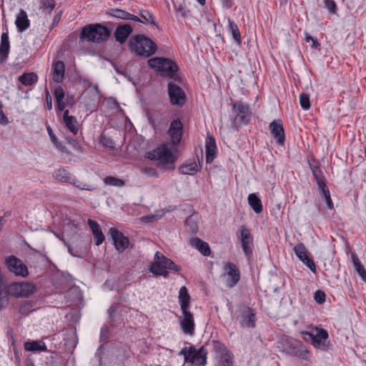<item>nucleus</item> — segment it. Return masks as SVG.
<instances>
[{"label": "nucleus", "mask_w": 366, "mask_h": 366, "mask_svg": "<svg viewBox=\"0 0 366 366\" xmlns=\"http://www.w3.org/2000/svg\"><path fill=\"white\" fill-rule=\"evenodd\" d=\"M129 47L131 52L144 58L152 56L157 49V44L144 34H137L132 36L129 41Z\"/></svg>", "instance_id": "f257e3e1"}, {"label": "nucleus", "mask_w": 366, "mask_h": 366, "mask_svg": "<svg viewBox=\"0 0 366 366\" xmlns=\"http://www.w3.org/2000/svg\"><path fill=\"white\" fill-rule=\"evenodd\" d=\"M147 157L151 160H158V167L164 171L173 170L176 158L169 148L164 144L159 145L152 152L147 154Z\"/></svg>", "instance_id": "f03ea898"}, {"label": "nucleus", "mask_w": 366, "mask_h": 366, "mask_svg": "<svg viewBox=\"0 0 366 366\" xmlns=\"http://www.w3.org/2000/svg\"><path fill=\"white\" fill-rule=\"evenodd\" d=\"M110 30L99 24H91L83 27L80 38L82 40L100 43L110 36Z\"/></svg>", "instance_id": "7ed1b4c3"}, {"label": "nucleus", "mask_w": 366, "mask_h": 366, "mask_svg": "<svg viewBox=\"0 0 366 366\" xmlns=\"http://www.w3.org/2000/svg\"><path fill=\"white\" fill-rule=\"evenodd\" d=\"M155 262L152 264L150 271L159 276L167 277L168 272L167 269L179 272L181 267L176 264L172 260L162 254L159 252H157L154 254Z\"/></svg>", "instance_id": "20e7f679"}, {"label": "nucleus", "mask_w": 366, "mask_h": 366, "mask_svg": "<svg viewBox=\"0 0 366 366\" xmlns=\"http://www.w3.org/2000/svg\"><path fill=\"white\" fill-rule=\"evenodd\" d=\"M148 65L159 72L162 76L173 78L178 70L174 61L164 57H154L148 60Z\"/></svg>", "instance_id": "39448f33"}, {"label": "nucleus", "mask_w": 366, "mask_h": 366, "mask_svg": "<svg viewBox=\"0 0 366 366\" xmlns=\"http://www.w3.org/2000/svg\"><path fill=\"white\" fill-rule=\"evenodd\" d=\"M184 357L185 362L194 366H204L207 363V351L204 347L197 350L194 347H184L179 352Z\"/></svg>", "instance_id": "423d86ee"}, {"label": "nucleus", "mask_w": 366, "mask_h": 366, "mask_svg": "<svg viewBox=\"0 0 366 366\" xmlns=\"http://www.w3.org/2000/svg\"><path fill=\"white\" fill-rule=\"evenodd\" d=\"M53 177L59 182L72 184L75 187L81 190L92 191L94 189V187L92 185L78 180L72 174L64 168L56 169L53 173Z\"/></svg>", "instance_id": "0eeeda50"}, {"label": "nucleus", "mask_w": 366, "mask_h": 366, "mask_svg": "<svg viewBox=\"0 0 366 366\" xmlns=\"http://www.w3.org/2000/svg\"><path fill=\"white\" fill-rule=\"evenodd\" d=\"M284 352L287 354L295 356L303 360H307L309 351L303 343L296 339L286 337L282 339Z\"/></svg>", "instance_id": "6e6552de"}, {"label": "nucleus", "mask_w": 366, "mask_h": 366, "mask_svg": "<svg viewBox=\"0 0 366 366\" xmlns=\"http://www.w3.org/2000/svg\"><path fill=\"white\" fill-rule=\"evenodd\" d=\"M302 334L305 340H312L315 347L323 351L327 350V340L329 336L326 330L315 327L311 332L305 331Z\"/></svg>", "instance_id": "1a4fd4ad"}, {"label": "nucleus", "mask_w": 366, "mask_h": 366, "mask_svg": "<svg viewBox=\"0 0 366 366\" xmlns=\"http://www.w3.org/2000/svg\"><path fill=\"white\" fill-rule=\"evenodd\" d=\"M9 292L11 296L16 298H26L34 293L35 287L30 282H15L9 285Z\"/></svg>", "instance_id": "9d476101"}, {"label": "nucleus", "mask_w": 366, "mask_h": 366, "mask_svg": "<svg viewBox=\"0 0 366 366\" xmlns=\"http://www.w3.org/2000/svg\"><path fill=\"white\" fill-rule=\"evenodd\" d=\"M237 320L243 327H255V312L253 309L242 305L237 311Z\"/></svg>", "instance_id": "9b49d317"}, {"label": "nucleus", "mask_w": 366, "mask_h": 366, "mask_svg": "<svg viewBox=\"0 0 366 366\" xmlns=\"http://www.w3.org/2000/svg\"><path fill=\"white\" fill-rule=\"evenodd\" d=\"M9 271L16 276L26 277L29 274L26 265L14 255H10L5 260Z\"/></svg>", "instance_id": "f8f14e48"}, {"label": "nucleus", "mask_w": 366, "mask_h": 366, "mask_svg": "<svg viewBox=\"0 0 366 366\" xmlns=\"http://www.w3.org/2000/svg\"><path fill=\"white\" fill-rule=\"evenodd\" d=\"M168 94L173 105L183 106L185 103V94L183 89L175 83L168 84Z\"/></svg>", "instance_id": "ddd939ff"}, {"label": "nucleus", "mask_w": 366, "mask_h": 366, "mask_svg": "<svg viewBox=\"0 0 366 366\" xmlns=\"http://www.w3.org/2000/svg\"><path fill=\"white\" fill-rule=\"evenodd\" d=\"M179 325L182 332L187 335H193L194 333V320L193 315L189 311H182V316L179 317Z\"/></svg>", "instance_id": "4468645a"}, {"label": "nucleus", "mask_w": 366, "mask_h": 366, "mask_svg": "<svg viewBox=\"0 0 366 366\" xmlns=\"http://www.w3.org/2000/svg\"><path fill=\"white\" fill-rule=\"evenodd\" d=\"M109 233L111 234L114 244L117 251L122 252L129 247V239L124 236L122 232L119 231L117 228H110Z\"/></svg>", "instance_id": "2eb2a0df"}, {"label": "nucleus", "mask_w": 366, "mask_h": 366, "mask_svg": "<svg viewBox=\"0 0 366 366\" xmlns=\"http://www.w3.org/2000/svg\"><path fill=\"white\" fill-rule=\"evenodd\" d=\"M232 109L236 114V119L237 120L244 124L249 122L251 112L247 104L242 102H237L234 103Z\"/></svg>", "instance_id": "dca6fc26"}, {"label": "nucleus", "mask_w": 366, "mask_h": 366, "mask_svg": "<svg viewBox=\"0 0 366 366\" xmlns=\"http://www.w3.org/2000/svg\"><path fill=\"white\" fill-rule=\"evenodd\" d=\"M224 270L227 277V286L229 288H232L240 280L239 270L232 262H228L224 267Z\"/></svg>", "instance_id": "f3484780"}, {"label": "nucleus", "mask_w": 366, "mask_h": 366, "mask_svg": "<svg viewBox=\"0 0 366 366\" xmlns=\"http://www.w3.org/2000/svg\"><path fill=\"white\" fill-rule=\"evenodd\" d=\"M240 239L242 249L247 256L252 253V238L249 230L245 225H242L239 228Z\"/></svg>", "instance_id": "a211bd4d"}, {"label": "nucleus", "mask_w": 366, "mask_h": 366, "mask_svg": "<svg viewBox=\"0 0 366 366\" xmlns=\"http://www.w3.org/2000/svg\"><path fill=\"white\" fill-rule=\"evenodd\" d=\"M183 132V126L179 119H174L169 129V134L171 137L172 144L177 145L179 144Z\"/></svg>", "instance_id": "6ab92c4d"}, {"label": "nucleus", "mask_w": 366, "mask_h": 366, "mask_svg": "<svg viewBox=\"0 0 366 366\" xmlns=\"http://www.w3.org/2000/svg\"><path fill=\"white\" fill-rule=\"evenodd\" d=\"M272 135L279 144H283L285 141V131L281 119H275L269 124Z\"/></svg>", "instance_id": "aec40b11"}, {"label": "nucleus", "mask_w": 366, "mask_h": 366, "mask_svg": "<svg viewBox=\"0 0 366 366\" xmlns=\"http://www.w3.org/2000/svg\"><path fill=\"white\" fill-rule=\"evenodd\" d=\"M205 160L207 164H210L213 162L217 156V146L214 137L212 135H207L205 142Z\"/></svg>", "instance_id": "412c9836"}, {"label": "nucleus", "mask_w": 366, "mask_h": 366, "mask_svg": "<svg viewBox=\"0 0 366 366\" xmlns=\"http://www.w3.org/2000/svg\"><path fill=\"white\" fill-rule=\"evenodd\" d=\"M132 32V27L129 24H119L114 31L115 39L120 44H123Z\"/></svg>", "instance_id": "4be33fe9"}, {"label": "nucleus", "mask_w": 366, "mask_h": 366, "mask_svg": "<svg viewBox=\"0 0 366 366\" xmlns=\"http://www.w3.org/2000/svg\"><path fill=\"white\" fill-rule=\"evenodd\" d=\"M10 49V43L9 40V34L7 32H4L1 36L0 43V63H4L6 61Z\"/></svg>", "instance_id": "5701e85b"}, {"label": "nucleus", "mask_w": 366, "mask_h": 366, "mask_svg": "<svg viewBox=\"0 0 366 366\" xmlns=\"http://www.w3.org/2000/svg\"><path fill=\"white\" fill-rule=\"evenodd\" d=\"M190 244L192 247L197 249L202 255L207 257L210 255L211 250L207 242L202 241L198 237L192 238Z\"/></svg>", "instance_id": "b1692460"}, {"label": "nucleus", "mask_w": 366, "mask_h": 366, "mask_svg": "<svg viewBox=\"0 0 366 366\" xmlns=\"http://www.w3.org/2000/svg\"><path fill=\"white\" fill-rule=\"evenodd\" d=\"M88 224L92 231V234L95 240V244L97 246L100 245L105 239L100 225L97 222L90 219H88Z\"/></svg>", "instance_id": "393cba45"}, {"label": "nucleus", "mask_w": 366, "mask_h": 366, "mask_svg": "<svg viewBox=\"0 0 366 366\" xmlns=\"http://www.w3.org/2000/svg\"><path fill=\"white\" fill-rule=\"evenodd\" d=\"M15 24L19 32H23L29 27L30 21L28 19L26 12L21 9L16 16Z\"/></svg>", "instance_id": "a878e982"}, {"label": "nucleus", "mask_w": 366, "mask_h": 366, "mask_svg": "<svg viewBox=\"0 0 366 366\" xmlns=\"http://www.w3.org/2000/svg\"><path fill=\"white\" fill-rule=\"evenodd\" d=\"M179 303L182 311L189 310L190 296L188 290L185 286H182L179 291Z\"/></svg>", "instance_id": "bb28decb"}, {"label": "nucleus", "mask_w": 366, "mask_h": 366, "mask_svg": "<svg viewBox=\"0 0 366 366\" xmlns=\"http://www.w3.org/2000/svg\"><path fill=\"white\" fill-rule=\"evenodd\" d=\"M65 66L61 61H57L52 64L53 79L57 82H61L64 76Z\"/></svg>", "instance_id": "cd10ccee"}, {"label": "nucleus", "mask_w": 366, "mask_h": 366, "mask_svg": "<svg viewBox=\"0 0 366 366\" xmlns=\"http://www.w3.org/2000/svg\"><path fill=\"white\" fill-rule=\"evenodd\" d=\"M200 163L197 164L196 162L185 163L179 167V172L182 174L194 175L201 169Z\"/></svg>", "instance_id": "c85d7f7f"}, {"label": "nucleus", "mask_w": 366, "mask_h": 366, "mask_svg": "<svg viewBox=\"0 0 366 366\" xmlns=\"http://www.w3.org/2000/svg\"><path fill=\"white\" fill-rule=\"evenodd\" d=\"M111 15L117 19L124 20H132L134 21H140V19L137 16L132 14L122 9H112L111 11Z\"/></svg>", "instance_id": "c756f323"}, {"label": "nucleus", "mask_w": 366, "mask_h": 366, "mask_svg": "<svg viewBox=\"0 0 366 366\" xmlns=\"http://www.w3.org/2000/svg\"><path fill=\"white\" fill-rule=\"evenodd\" d=\"M36 310L34 304L29 300H23L19 303V313L23 316H28Z\"/></svg>", "instance_id": "7c9ffc66"}, {"label": "nucleus", "mask_w": 366, "mask_h": 366, "mask_svg": "<svg viewBox=\"0 0 366 366\" xmlns=\"http://www.w3.org/2000/svg\"><path fill=\"white\" fill-rule=\"evenodd\" d=\"M248 203L255 213L259 214L262 212V202L256 194L252 193L249 194Z\"/></svg>", "instance_id": "2f4dec72"}, {"label": "nucleus", "mask_w": 366, "mask_h": 366, "mask_svg": "<svg viewBox=\"0 0 366 366\" xmlns=\"http://www.w3.org/2000/svg\"><path fill=\"white\" fill-rule=\"evenodd\" d=\"M24 348L31 352L46 350V346L42 340L26 342L24 343Z\"/></svg>", "instance_id": "473e14b6"}, {"label": "nucleus", "mask_w": 366, "mask_h": 366, "mask_svg": "<svg viewBox=\"0 0 366 366\" xmlns=\"http://www.w3.org/2000/svg\"><path fill=\"white\" fill-rule=\"evenodd\" d=\"M352 260L357 272L362 280L366 282V270L355 253L352 254Z\"/></svg>", "instance_id": "72a5a7b5"}, {"label": "nucleus", "mask_w": 366, "mask_h": 366, "mask_svg": "<svg viewBox=\"0 0 366 366\" xmlns=\"http://www.w3.org/2000/svg\"><path fill=\"white\" fill-rule=\"evenodd\" d=\"M37 79V75L34 73H24L19 77V81L24 86H31Z\"/></svg>", "instance_id": "f704fd0d"}, {"label": "nucleus", "mask_w": 366, "mask_h": 366, "mask_svg": "<svg viewBox=\"0 0 366 366\" xmlns=\"http://www.w3.org/2000/svg\"><path fill=\"white\" fill-rule=\"evenodd\" d=\"M229 30L232 33V37L238 45L242 43L241 34L238 26L230 19H228Z\"/></svg>", "instance_id": "c9c22d12"}, {"label": "nucleus", "mask_w": 366, "mask_h": 366, "mask_svg": "<svg viewBox=\"0 0 366 366\" xmlns=\"http://www.w3.org/2000/svg\"><path fill=\"white\" fill-rule=\"evenodd\" d=\"M65 125L66 128L73 134H76L79 131V123L75 117H71V118L68 119L64 121Z\"/></svg>", "instance_id": "e433bc0d"}, {"label": "nucleus", "mask_w": 366, "mask_h": 366, "mask_svg": "<svg viewBox=\"0 0 366 366\" xmlns=\"http://www.w3.org/2000/svg\"><path fill=\"white\" fill-rule=\"evenodd\" d=\"M312 161L316 163V165L309 162V166L316 181L323 179L325 177L317 162L314 159Z\"/></svg>", "instance_id": "4c0bfd02"}, {"label": "nucleus", "mask_w": 366, "mask_h": 366, "mask_svg": "<svg viewBox=\"0 0 366 366\" xmlns=\"http://www.w3.org/2000/svg\"><path fill=\"white\" fill-rule=\"evenodd\" d=\"M294 251L297 257L300 259V261L304 262L303 259L307 258L308 257L307 255V251L306 249V247L302 243H300L297 244L294 247Z\"/></svg>", "instance_id": "58836bf2"}, {"label": "nucleus", "mask_w": 366, "mask_h": 366, "mask_svg": "<svg viewBox=\"0 0 366 366\" xmlns=\"http://www.w3.org/2000/svg\"><path fill=\"white\" fill-rule=\"evenodd\" d=\"M55 7L54 0H41L40 9H43L45 14H50Z\"/></svg>", "instance_id": "ea45409f"}, {"label": "nucleus", "mask_w": 366, "mask_h": 366, "mask_svg": "<svg viewBox=\"0 0 366 366\" xmlns=\"http://www.w3.org/2000/svg\"><path fill=\"white\" fill-rule=\"evenodd\" d=\"M139 15H140L141 18H142L144 19V21H142L140 19L139 22H142L145 24H151L157 26V24H156L155 21L154 20L153 15L148 10L141 11Z\"/></svg>", "instance_id": "a19ab883"}, {"label": "nucleus", "mask_w": 366, "mask_h": 366, "mask_svg": "<svg viewBox=\"0 0 366 366\" xmlns=\"http://www.w3.org/2000/svg\"><path fill=\"white\" fill-rule=\"evenodd\" d=\"M174 7L175 11L179 13L182 17L187 16V11L184 0H177L174 1Z\"/></svg>", "instance_id": "79ce46f5"}, {"label": "nucleus", "mask_w": 366, "mask_h": 366, "mask_svg": "<svg viewBox=\"0 0 366 366\" xmlns=\"http://www.w3.org/2000/svg\"><path fill=\"white\" fill-rule=\"evenodd\" d=\"M104 182L106 184L114 187H122L124 185V182L119 178L114 177H107L104 179Z\"/></svg>", "instance_id": "37998d69"}, {"label": "nucleus", "mask_w": 366, "mask_h": 366, "mask_svg": "<svg viewBox=\"0 0 366 366\" xmlns=\"http://www.w3.org/2000/svg\"><path fill=\"white\" fill-rule=\"evenodd\" d=\"M99 142L103 147H104L106 148H109V149L114 148V141L109 137H107L104 132L102 133V134L99 137Z\"/></svg>", "instance_id": "c03bdc74"}, {"label": "nucleus", "mask_w": 366, "mask_h": 366, "mask_svg": "<svg viewBox=\"0 0 366 366\" xmlns=\"http://www.w3.org/2000/svg\"><path fill=\"white\" fill-rule=\"evenodd\" d=\"M219 366H233L232 356L228 351L221 355Z\"/></svg>", "instance_id": "a18cd8bd"}, {"label": "nucleus", "mask_w": 366, "mask_h": 366, "mask_svg": "<svg viewBox=\"0 0 366 366\" xmlns=\"http://www.w3.org/2000/svg\"><path fill=\"white\" fill-rule=\"evenodd\" d=\"M300 104L301 107L305 110H307L310 108V100L307 94L302 93L300 95Z\"/></svg>", "instance_id": "49530a36"}, {"label": "nucleus", "mask_w": 366, "mask_h": 366, "mask_svg": "<svg viewBox=\"0 0 366 366\" xmlns=\"http://www.w3.org/2000/svg\"><path fill=\"white\" fill-rule=\"evenodd\" d=\"M325 7L332 14H337V6L334 0H323Z\"/></svg>", "instance_id": "de8ad7c7"}, {"label": "nucleus", "mask_w": 366, "mask_h": 366, "mask_svg": "<svg viewBox=\"0 0 366 366\" xmlns=\"http://www.w3.org/2000/svg\"><path fill=\"white\" fill-rule=\"evenodd\" d=\"M141 172L149 177H157L158 173L155 168L152 167H144L141 169Z\"/></svg>", "instance_id": "09e8293b"}, {"label": "nucleus", "mask_w": 366, "mask_h": 366, "mask_svg": "<svg viewBox=\"0 0 366 366\" xmlns=\"http://www.w3.org/2000/svg\"><path fill=\"white\" fill-rule=\"evenodd\" d=\"M119 307L117 305H112L109 307L108 310L109 313V319L111 322H115L117 320L114 313L117 311Z\"/></svg>", "instance_id": "8fccbe9b"}, {"label": "nucleus", "mask_w": 366, "mask_h": 366, "mask_svg": "<svg viewBox=\"0 0 366 366\" xmlns=\"http://www.w3.org/2000/svg\"><path fill=\"white\" fill-rule=\"evenodd\" d=\"M314 299L318 304H322L325 302V293L321 290L315 292Z\"/></svg>", "instance_id": "3c124183"}, {"label": "nucleus", "mask_w": 366, "mask_h": 366, "mask_svg": "<svg viewBox=\"0 0 366 366\" xmlns=\"http://www.w3.org/2000/svg\"><path fill=\"white\" fill-rule=\"evenodd\" d=\"M64 91L60 86H57L54 90V97L56 102H61L64 98Z\"/></svg>", "instance_id": "603ef678"}, {"label": "nucleus", "mask_w": 366, "mask_h": 366, "mask_svg": "<svg viewBox=\"0 0 366 366\" xmlns=\"http://www.w3.org/2000/svg\"><path fill=\"white\" fill-rule=\"evenodd\" d=\"M304 262H302L312 272H316V266L312 258H310L309 256L303 259Z\"/></svg>", "instance_id": "864d4df0"}, {"label": "nucleus", "mask_w": 366, "mask_h": 366, "mask_svg": "<svg viewBox=\"0 0 366 366\" xmlns=\"http://www.w3.org/2000/svg\"><path fill=\"white\" fill-rule=\"evenodd\" d=\"M9 295H10L9 285L6 287L0 278V297H9Z\"/></svg>", "instance_id": "5fc2aeb1"}, {"label": "nucleus", "mask_w": 366, "mask_h": 366, "mask_svg": "<svg viewBox=\"0 0 366 366\" xmlns=\"http://www.w3.org/2000/svg\"><path fill=\"white\" fill-rule=\"evenodd\" d=\"M305 41L307 43H310V41L312 43V47L315 49H317L320 44L317 41V40L315 38H313L312 36H310L308 33H305Z\"/></svg>", "instance_id": "6e6d98bb"}, {"label": "nucleus", "mask_w": 366, "mask_h": 366, "mask_svg": "<svg viewBox=\"0 0 366 366\" xmlns=\"http://www.w3.org/2000/svg\"><path fill=\"white\" fill-rule=\"evenodd\" d=\"M316 182L318 185L319 189L321 191L322 194H325L327 190H329L326 185L325 177L316 181Z\"/></svg>", "instance_id": "4d7b16f0"}, {"label": "nucleus", "mask_w": 366, "mask_h": 366, "mask_svg": "<svg viewBox=\"0 0 366 366\" xmlns=\"http://www.w3.org/2000/svg\"><path fill=\"white\" fill-rule=\"evenodd\" d=\"M186 224L190 227V229L192 232H196L197 230V224L193 222L192 217H189L186 219Z\"/></svg>", "instance_id": "13d9d810"}, {"label": "nucleus", "mask_w": 366, "mask_h": 366, "mask_svg": "<svg viewBox=\"0 0 366 366\" xmlns=\"http://www.w3.org/2000/svg\"><path fill=\"white\" fill-rule=\"evenodd\" d=\"M323 197H325V201H326V204H327V206L329 209H333V203H332V199L330 197V191L329 190H327L326 191V193L322 194Z\"/></svg>", "instance_id": "bf43d9fd"}, {"label": "nucleus", "mask_w": 366, "mask_h": 366, "mask_svg": "<svg viewBox=\"0 0 366 366\" xmlns=\"http://www.w3.org/2000/svg\"><path fill=\"white\" fill-rule=\"evenodd\" d=\"M68 143L72 146V147L75 149V150H77V151H80L81 152L82 151V147H81V145L77 142L76 140L72 139V138H69L68 139Z\"/></svg>", "instance_id": "052dcab7"}, {"label": "nucleus", "mask_w": 366, "mask_h": 366, "mask_svg": "<svg viewBox=\"0 0 366 366\" xmlns=\"http://www.w3.org/2000/svg\"><path fill=\"white\" fill-rule=\"evenodd\" d=\"M9 119L2 112V104L0 102V124L2 125H6L9 124Z\"/></svg>", "instance_id": "680f3d73"}, {"label": "nucleus", "mask_w": 366, "mask_h": 366, "mask_svg": "<svg viewBox=\"0 0 366 366\" xmlns=\"http://www.w3.org/2000/svg\"><path fill=\"white\" fill-rule=\"evenodd\" d=\"M46 130H47L48 134L49 135L51 142L53 144H57L58 139H57L56 137L55 136V134H54L51 128L50 127H47Z\"/></svg>", "instance_id": "e2e57ef3"}, {"label": "nucleus", "mask_w": 366, "mask_h": 366, "mask_svg": "<svg viewBox=\"0 0 366 366\" xmlns=\"http://www.w3.org/2000/svg\"><path fill=\"white\" fill-rule=\"evenodd\" d=\"M9 297H0V310L6 308L9 305Z\"/></svg>", "instance_id": "0e129e2a"}, {"label": "nucleus", "mask_w": 366, "mask_h": 366, "mask_svg": "<svg viewBox=\"0 0 366 366\" xmlns=\"http://www.w3.org/2000/svg\"><path fill=\"white\" fill-rule=\"evenodd\" d=\"M64 242V244L66 246L67 249H68V252L72 255V256H74V257H77L78 256V252L76 251L74 252V249L71 247V246L70 244H69L68 243Z\"/></svg>", "instance_id": "69168bd1"}, {"label": "nucleus", "mask_w": 366, "mask_h": 366, "mask_svg": "<svg viewBox=\"0 0 366 366\" xmlns=\"http://www.w3.org/2000/svg\"><path fill=\"white\" fill-rule=\"evenodd\" d=\"M222 2V4L224 7H226L227 9H230L233 4L231 0H220Z\"/></svg>", "instance_id": "338daca9"}, {"label": "nucleus", "mask_w": 366, "mask_h": 366, "mask_svg": "<svg viewBox=\"0 0 366 366\" xmlns=\"http://www.w3.org/2000/svg\"><path fill=\"white\" fill-rule=\"evenodd\" d=\"M46 104L49 109L52 108L51 97L47 94L46 97Z\"/></svg>", "instance_id": "774afa93"}]
</instances>
